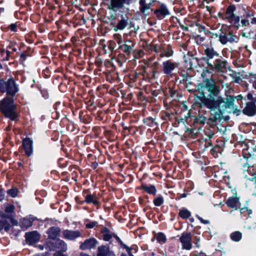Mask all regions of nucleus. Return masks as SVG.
Wrapping results in <instances>:
<instances>
[{
    "instance_id": "obj_8",
    "label": "nucleus",
    "mask_w": 256,
    "mask_h": 256,
    "mask_svg": "<svg viewBox=\"0 0 256 256\" xmlns=\"http://www.w3.org/2000/svg\"><path fill=\"white\" fill-rule=\"evenodd\" d=\"M236 36H234L231 32L228 34L220 32V35L218 41L222 44H226L228 42L232 43L235 42Z\"/></svg>"
},
{
    "instance_id": "obj_43",
    "label": "nucleus",
    "mask_w": 256,
    "mask_h": 256,
    "mask_svg": "<svg viewBox=\"0 0 256 256\" xmlns=\"http://www.w3.org/2000/svg\"><path fill=\"white\" fill-rule=\"evenodd\" d=\"M17 24H12L9 28L12 32H16L17 31Z\"/></svg>"
},
{
    "instance_id": "obj_16",
    "label": "nucleus",
    "mask_w": 256,
    "mask_h": 256,
    "mask_svg": "<svg viewBox=\"0 0 256 256\" xmlns=\"http://www.w3.org/2000/svg\"><path fill=\"white\" fill-rule=\"evenodd\" d=\"M204 54L208 60L217 58L219 57L218 53L212 48L208 47L204 50Z\"/></svg>"
},
{
    "instance_id": "obj_62",
    "label": "nucleus",
    "mask_w": 256,
    "mask_h": 256,
    "mask_svg": "<svg viewBox=\"0 0 256 256\" xmlns=\"http://www.w3.org/2000/svg\"><path fill=\"white\" fill-rule=\"evenodd\" d=\"M120 256H128L126 254H122Z\"/></svg>"
},
{
    "instance_id": "obj_58",
    "label": "nucleus",
    "mask_w": 256,
    "mask_h": 256,
    "mask_svg": "<svg viewBox=\"0 0 256 256\" xmlns=\"http://www.w3.org/2000/svg\"><path fill=\"white\" fill-rule=\"evenodd\" d=\"M233 194H236V191L235 190H232Z\"/></svg>"
},
{
    "instance_id": "obj_28",
    "label": "nucleus",
    "mask_w": 256,
    "mask_h": 256,
    "mask_svg": "<svg viewBox=\"0 0 256 256\" xmlns=\"http://www.w3.org/2000/svg\"><path fill=\"white\" fill-rule=\"evenodd\" d=\"M172 54L173 52L172 48L170 47H168L167 48L163 50L162 52L160 54V57H170L172 55Z\"/></svg>"
},
{
    "instance_id": "obj_51",
    "label": "nucleus",
    "mask_w": 256,
    "mask_h": 256,
    "mask_svg": "<svg viewBox=\"0 0 256 256\" xmlns=\"http://www.w3.org/2000/svg\"><path fill=\"white\" fill-rule=\"evenodd\" d=\"M54 256H64V254L60 252H56L54 254Z\"/></svg>"
},
{
    "instance_id": "obj_26",
    "label": "nucleus",
    "mask_w": 256,
    "mask_h": 256,
    "mask_svg": "<svg viewBox=\"0 0 256 256\" xmlns=\"http://www.w3.org/2000/svg\"><path fill=\"white\" fill-rule=\"evenodd\" d=\"M32 222L30 218H24L21 221L22 228L24 230H26L28 227L32 226Z\"/></svg>"
},
{
    "instance_id": "obj_7",
    "label": "nucleus",
    "mask_w": 256,
    "mask_h": 256,
    "mask_svg": "<svg viewBox=\"0 0 256 256\" xmlns=\"http://www.w3.org/2000/svg\"><path fill=\"white\" fill-rule=\"evenodd\" d=\"M183 249L190 250L192 248V236L190 233H182L180 238Z\"/></svg>"
},
{
    "instance_id": "obj_4",
    "label": "nucleus",
    "mask_w": 256,
    "mask_h": 256,
    "mask_svg": "<svg viewBox=\"0 0 256 256\" xmlns=\"http://www.w3.org/2000/svg\"><path fill=\"white\" fill-rule=\"evenodd\" d=\"M236 8L234 6H230L226 10V18L236 27L240 26V18L234 13Z\"/></svg>"
},
{
    "instance_id": "obj_1",
    "label": "nucleus",
    "mask_w": 256,
    "mask_h": 256,
    "mask_svg": "<svg viewBox=\"0 0 256 256\" xmlns=\"http://www.w3.org/2000/svg\"><path fill=\"white\" fill-rule=\"evenodd\" d=\"M209 94L201 100L202 104L208 108L214 114V118L219 119L226 109L230 111L234 109V98L232 96H227L226 98L220 94V87L212 78H206L204 81Z\"/></svg>"
},
{
    "instance_id": "obj_2",
    "label": "nucleus",
    "mask_w": 256,
    "mask_h": 256,
    "mask_svg": "<svg viewBox=\"0 0 256 256\" xmlns=\"http://www.w3.org/2000/svg\"><path fill=\"white\" fill-rule=\"evenodd\" d=\"M0 110L4 116L12 120H16L18 114L16 111V106L12 98H5L0 102Z\"/></svg>"
},
{
    "instance_id": "obj_39",
    "label": "nucleus",
    "mask_w": 256,
    "mask_h": 256,
    "mask_svg": "<svg viewBox=\"0 0 256 256\" xmlns=\"http://www.w3.org/2000/svg\"><path fill=\"white\" fill-rule=\"evenodd\" d=\"M98 224L96 222H90L86 224V226L88 228H92Z\"/></svg>"
},
{
    "instance_id": "obj_41",
    "label": "nucleus",
    "mask_w": 256,
    "mask_h": 256,
    "mask_svg": "<svg viewBox=\"0 0 256 256\" xmlns=\"http://www.w3.org/2000/svg\"><path fill=\"white\" fill-rule=\"evenodd\" d=\"M118 241L120 242L123 246L124 248L126 249L129 256H134V255L131 252L130 248L129 247H128V246H126V245L123 244L122 243V241L118 238Z\"/></svg>"
},
{
    "instance_id": "obj_25",
    "label": "nucleus",
    "mask_w": 256,
    "mask_h": 256,
    "mask_svg": "<svg viewBox=\"0 0 256 256\" xmlns=\"http://www.w3.org/2000/svg\"><path fill=\"white\" fill-rule=\"evenodd\" d=\"M230 237L233 241L238 242L242 239V234L240 232L236 231L232 232Z\"/></svg>"
},
{
    "instance_id": "obj_54",
    "label": "nucleus",
    "mask_w": 256,
    "mask_h": 256,
    "mask_svg": "<svg viewBox=\"0 0 256 256\" xmlns=\"http://www.w3.org/2000/svg\"><path fill=\"white\" fill-rule=\"evenodd\" d=\"M251 23L252 24H256V18H253L251 19Z\"/></svg>"
},
{
    "instance_id": "obj_10",
    "label": "nucleus",
    "mask_w": 256,
    "mask_h": 256,
    "mask_svg": "<svg viewBox=\"0 0 256 256\" xmlns=\"http://www.w3.org/2000/svg\"><path fill=\"white\" fill-rule=\"evenodd\" d=\"M176 68V64L170 60H167L162 62V71L166 75H170Z\"/></svg>"
},
{
    "instance_id": "obj_24",
    "label": "nucleus",
    "mask_w": 256,
    "mask_h": 256,
    "mask_svg": "<svg viewBox=\"0 0 256 256\" xmlns=\"http://www.w3.org/2000/svg\"><path fill=\"white\" fill-rule=\"evenodd\" d=\"M10 227V224L6 220L2 218L0 220V231L2 232L3 230L7 232L9 230Z\"/></svg>"
},
{
    "instance_id": "obj_36",
    "label": "nucleus",
    "mask_w": 256,
    "mask_h": 256,
    "mask_svg": "<svg viewBox=\"0 0 256 256\" xmlns=\"http://www.w3.org/2000/svg\"><path fill=\"white\" fill-rule=\"evenodd\" d=\"M240 214L244 215H250L252 213L251 210L248 209V208H240Z\"/></svg>"
},
{
    "instance_id": "obj_32",
    "label": "nucleus",
    "mask_w": 256,
    "mask_h": 256,
    "mask_svg": "<svg viewBox=\"0 0 256 256\" xmlns=\"http://www.w3.org/2000/svg\"><path fill=\"white\" fill-rule=\"evenodd\" d=\"M163 202H164V198L161 196L156 198L154 200V204L157 206H161L163 204Z\"/></svg>"
},
{
    "instance_id": "obj_9",
    "label": "nucleus",
    "mask_w": 256,
    "mask_h": 256,
    "mask_svg": "<svg viewBox=\"0 0 256 256\" xmlns=\"http://www.w3.org/2000/svg\"><path fill=\"white\" fill-rule=\"evenodd\" d=\"M63 237L70 240H74L81 236V233L78 230H64L62 232Z\"/></svg>"
},
{
    "instance_id": "obj_11",
    "label": "nucleus",
    "mask_w": 256,
    "mask_h": 256,
    "mask_svg": "<svg viewBox=\"0 0 256 256\" xmlns=\"http://www.w3.org/2000/svg\"><path fill=\"white\" fill-rule=\"evenodd\" d=\"M98 242L94 238L86 240L80 246V248L82 250H90L94 248L97 244Z\"/></svg>"
},
{
    "instance_id": "obj_19",
    "label": "nucleus",
    "mask_w": 256,
    "mask_h": 256,
    "mask_svg": "<svg viewBox=\"0 0 256 256\" xmlns=\"http://www.w3.org/2000/svg\"><path fill=\"white\" fill-rule=\"evenodd\" d=\"M128 24V18L122 17L121 20L118 22L116 26L114 28L115 32L118 30H122L126 28Z\"/></svg>"
},
{
    "instance_id": "obj_12",
    "label": "nucleus",
    "mask_w": 256,
    "mask_h": 256,
    "mask_svg": "<svg viewBox=\"0 0 256 256\" xmlns=\"http://www.w3.org/2000/svg\"><path fill=\"white\" fill-rule=\"evenodd\" d=\"M227 206L234 210L240 208V203L239 198L236 196H232L230 197L226 202Z\"/></svg>"
},
{
    "instance_id": "obj_46",
    "label": "nucleus",
    "mask_w": 256,
    "mask_h": 256,
    "mask_svg": "<svg viewBox=\"0 0 256 256\" xmlns=\"http://www.w3.org/2000/svg\"><path fill=\"white\" fill-rule=\"evenodd\" d=\"M220 32H222L221 31L218 32H216V33H215V34H212V38H220Z\"/></svg>"
},
{
    "instance_id": "obj_38",
    "label": "nucleus",
    "mask_w": 256,
    "mask_h": 256,
    "mask_svg": "<svg viewBox=\"0 0 256 256\" xmlns=\"http://www.w3.org/2000/svg\"><path fill=\"white\" fill-rule=\"evenodd\" d=\"M40 235L36 231H33V243L38 242L40 239Z\"/></svg>"
},
{
    "instance_id": "obj_21",
    "label": "nucleus",
    "mask_w": 256,
    "mask_h": 256,
    "mask_svg": "<svg viewBox=\"0 0 256 256\" xmlns=\"http://www.w3.org/2000/svg\"><path fill=\"white\" fill-rule=\"evenodd\" d=\"M142 188L143 190L149 194L155 195L156 194V190L154 185L142 184Z\"/></svg>"
},
{
    "instance_id": "obj_61",
    "label": "nucleus",
    "mask_w": 256,
    "mask_h": 256,
    "mask_svg": "<svg viewBox=\"0 0 256 256\" xmlns=\"http://www.w3.org/2000/svg\"><path fill=\"white\" fill-rule=\"evenodd\" d=\"M6 53L7 56H8L9 54H10V52L7 50V51H6Z\"/></svg>"
},
{
    "instance_id": "obj_5",
    "label": "nucleus",
    "mask_w": 256,
    "mask_h": 256,
    "mask_svg": "<svg viewBox=\"0 0 256 256\" xmlns=\"http://www.w3.org/2000/svg\"><path fill=\"white\" fill-rule=\"evenodd\" d=\"M14 206L10 204H4V212L0 211V218H6L10 219L13 217L14 214Z\"/></svg>"
},
{
    "instance_id": "obj_63",
    "label": "nucleus",
    "mask_w": 256,
    "mask_h": 256,
    "mask_svg": "<svg viewBox=\"0 0 256 256\" xmlns=\"http://www.w3.org/2000/svg\"><path fill=\"white\" fill-rule=\"evenodd\" d=\"M12 50H13L14 52H16V48H12Z\"/></svg>"
},
{
    "instance_id": "obj_55",
    "label": "nucleus",
    "mask_w": 256,
    "mask_h": 256,
    "mask_svg": "<svg viewBox=\"0 0 256 256\" xmlns=\"http://www.w3.org/2000/svg\"><path fill=\"white\" fill-rule=\"evenodd\" d=\"M240 78H237L235 79L234 82L236 83H239Z\"/></svg>"
},
{
    "instance_id": "obj_52",
    "label": "nucleus",
    "mask_w": 256,
    "mask_h": 256,
    "mask_svg": "<svg viewBox=\"0 0 256 256\" xmlns=\"http://www.w3.org/2000/svg\"><path fill=\"white\" fill-rule=\"evenodd\" d=\"M255 225H256V226H245L246 228L248 229V230H250V229H252V228H256V222L255 223Z\"/></svg>"
},
{
    "instance_id": "obj_59",
    "label": "nucleus",
    "mask_w": 256,
    "mask_h": 256,
    "mask_svg": "<svg viewBox=\"0 0 256 256\" xmlns=\"http://www.w3.org/2000/svg\"><path fill=\"white\" fill-rule=\"evenodd\" d=\"M241 98H242V96H240V95H239V96H237V98H238V100H239V99Z\"/></svg>"
},
{
    "instance_id": "obj_33",
    "label": "nucleus",
    "mask_w": 256,
    "mask_h": 256,
    "mask_svg": "<svg viewBox=\"0 0 256 256\" xmlns=\"http://www.w3.org/2000/svg\"><path fill=\"white\" fill-rule=\"evenodd\" d=\"M26 242L29 245L32 244V233L31 232H28L26 233Z\"/></svg>"
},
{
    "instance_id": "obj_49",
    "label": "nucleus",
    "mask_w": 256,
    "mask_h": 256,
    "mask_svg": "<svg viewBox=\"0 0 256 256\" xmlns=\"http://www.w3.org/2000/svg\"><path fill=\"white\" fill-rule=\"evenodd\" d=\"M195 239L196 240V242L195 243V244H196V248H199L200 246V244H199V242L200 240V238L198 236H196L195 237Z\"/></svg>"
},
{
    "instance_id": "obj_37",
    "label": "nucleus",
    "mask_w": 256,
    "mask_h": 256,
    "mask_svg": "<svg viewBox=\"0 0 256 256\" xmlns=\"http://www.w3.org/2000/svg\"><path fill=\"white\" fill-rule=\"evenodd\" d=\"M114 38L118 42V44L120 46L122 44V40L120 34H115L114 35Z\"/></svg>"
},
{
    "instance_id": "obj_30",
    "label": "nucleus",
    "mask_w": 256,
    "mask_h": 256,
    "mask_svg": "<svg viewBox=\"0 0 256 256\" xmlns=\"http://www.w3.org/2000/svg\"><path fill=\"white\" fill-rule=\"evenodd\" d=\"M240 162L242 164L244 171L246 172L247 170V168L249 167V164H248L249 162L248 158L244 156L242 158H240Z\"/></svg>"
},
{
    "instance_id": "obj_44",
    "label": "nucleus",
    "mask_w": 256,
    "mask_h": 256,
    "mask_svg": "<svg viewBox=\"0 0 256 256\" xmlns=\"http://www.w3.org/2000/svg\"><path fill=\"white\" fill-rule=\"evenodd\" d=\"M40 91L41 92L42 96L44 98H48V91L46 90H44V89L40 90Z\"/></svg>"
},
{
    "instance_id": "obj_13",
    "label": "nucleus",
    "mask_w": 256,
    "mask_h": 256,
    "mask_svg": "<svg viewBox=\"0 0 256 256\" xmlns=\"http://www.w3.org/2000/svg\"><path fill=\"white\" fill-rule=\"evenodd\" d=\"M154 2V0H140V10L145 14L146 12L150 9L152 4Z\"/></svg>"
},
{
    "instance_id": "obj_42",
    "label": "nucleus",
    "mask_w": 256,
    "mask_h": 256,
    "mask_svg": "<svg viewBox=\"0 0 256 256\" xmlns=\"http://www.w3.org/2000/svg\"><path fill=\"white\" fill-rule=\"evenodd\" d=\"M132 50V47L127 44H124V52L126 53L130 54Z\"/></svg>"
},
{
    "instance_id": "obj_60",
    "label": "nucleus",
    "mask_w": 256,
    "mask_h": 256,
    "mask_svg": "<svg viewBox=\"0 0 256 256\" xmlns=\"http://www.w3.org/2000/svg\"><path fill=\"white\" fill-rule=\"evenodd\" d=\"M4 8H0V12H4Z\"/></svg>"
},
{
    "instance_id": "obj_45",
    "label": "nucleus",
    "mask_w": 256,
    "mask_h": 256,
    "mask_svg": "<svg viewBox=\"0 0 256 256\" xmlns=\"http://www.w3.org/2000/svg\"><path fill=\"white\" fill-rule=\"evenodd\" d=\"M212 70H209L207 68H206L205 70H204L202 72V76L204 78L206 76V74H210L211 72V71Z\"/></svg>"
},
{
    "instance_id": "obj_22",
    "label": "nucleus",
    "mask_w": 256,
    "mask_h": 256,
    "mask_svg": "<svg viewBox=\"0 0 256 256\" xmlns=\"http://www.w3.org/2000/svg\"><path fill=\"white\" fill-rule=\"evenodd\" d=\"M109 248L106 246H101L98 248L97 256H107Z\"/></svg>"
},
{
    "instance_id": "obj_56",
    "label": "nucleus",
    "mask_w": 256,
    "mask_h": 256,
    "mask_svg": "<svg viewBox=\"0 0 256 256\" xmlns=\"http://www.w3.org/2000/svg\"><path fill=\"white\" fill-rule=\"evenodd\" d=\"M248 97L249 99H250L252 98V95L251 94H248Z\"/></svg>"
},
{
    "instance_id": "obj_34",
    "label": "nucleus",
    "mask_w": 256,
    "mask_h": 256,
    "mask_svg": "<svg viewBox=\"0 0 256 256\" xmlns=\"http://www.w3.org/2000/svg\"><path fill=\"white\" fill-rule=\"evenodd\" d=\"M156 240L160 242L164 243L166 240V238L164 234L158 233L156 236Z\"/></svg>"
},
{
    "instance_id": "obj_53",
    "label": "nucleus",
    "mask_w": 256,
    "mask_h": 256,
    "mask_svg": "<svg viewBox=\"0 0 256 256\" xmlns=\"http://www.w3.org/2000/svg\"><path fill=\"white\" fill-rule=\"evenodd\" d=\"M4 197V194L2 190H0V198L2 200Z\"/></svg>"
},
{
    "instance_id": "obj_17",
    "label": "nucleus",
    "mask_w": 256,
    "mask_h": 256,
    "mask_svg": "<svg viewBox=\"0 0 256 256\" xmlns=\"http://www.w3.org/2000/svg\"><path fill=\"white\" fill-rule=\"evenodd\" d=\"M245 183L246 186H253L256 184V177L254 174H251L249 173L244 175Z\"/></svg>"
},
{
    "instance_id": "obj_29",
    "label": "nucleus",
    "mask_w": 256,
    "mask_h": 256,
    "mask_svg": "<svg viewBox=\"0 0 256 256\" xmlns=\"http://www.w3.org/2000/svg\"><path fill=\"white\" fill-rule=\"evenodd\" d=\"M85 201L87 203H92L94 204H97L98 200L96 197L92 194H87L85 198Z\"/></svg>"
},
{
    "instance_id": "obj_40",
    "label": "nucleus",
    "mask_w": 256,
    "mask_h": 256,
    "mask_svg": "<svg viewBox=\"0 0 256 256\" xmlns=\"http://www.w3.org/2000/svg\"><path fill=\"white\" fill-rule=\"evenodd\" d=\"M250 82L252 83L253 87L256 89V75H252L250 78Z\"/></svg>"
},
{
    "instance_id": "obj_35",
    "label": "nucleus",
    "mask_w": 256,
    "mask_h": 256,
    "mask_svg": "<svg viewBox=\"0 0 256 256\" xmlns=\"http://www.w3.org/2000/svg\"><path fill=\"white\" fill-rule=\"evenodd\" d=\"M18 190L16 188H13L9 190L8 191V194L12 198L16 197L18 194Z\"/></svg>"
},
{
    "instance_id": "obj_3",
    "label": "nucleus",
    "mask_w": 256,
    "mask_h": 256,
    "mask_svg": "<svg viewBox=\"0 0 256 256\" xmlns=\"http://www.w3.org/2000/svg\"><path fill=\"white\" fill-rule=\"evenodd\" d=\"M0 91L6 92L8 95L14 96L18 92V88L13 80L10 78L7 82L0 80Z\"/></svg>"
},
{
    "instance_id": "obj_50",
    "label": "nucleus",
    "mask_w": 256,
    "mask_h": 256,
    "mask_svg": "<svg viewBox=\"0 0 256 256\" xmlns=\"http://www.w3.org/2000/svg\"><path fill=\"white\" fill-rule=\"evenodd\" d=\"M107 256H116L115 254L112 251H111L108 250V252L107 254Z\"/></svg>"
},
{
    "instance_id": "obj_47",
    "label": "nucleus",
    "mask_w": 256,
    "mask_h": 256,
    "mask_svg": "<svg viewBox=\"0 0 256 256\" xmlns=\"http://www.w3.org/2000/svg\"><path fill=\"white\" fill-rule=\"evenodd\" d=\"M241 23L242 25V26H247L249 24V22H248V20H241Z\"/></svg>"
},
{
    "instance_id": "obj_57",
    "label": "nucleus",
    "mask_w": 256,
    "mask_h": 256,
    "mask_svg": "<svg viewBox=\"0 0 256 256\" xmlns=\"http://www.w3.org/2000/svg\"><path fill=\"white\" fill-rule=\"evenodd\" d=\"M38 246L40 250H43V246L40 245Z\"/></svg>"
},
{
    "instance_id": "obj_15",
    "label": "nucleus",
    "mask_w": 256,
    "mask_h": 256,
    "mask_svg": "<svg viewBox=\"0 0 256 256\" xmlns=\"http://www.w3.org/2000/svg\"><path fill=\"white\" fill-rule=\"evenodd\" d=\"M208 66L211 68V70L214 68L220 70L225 66V62L222 61L218 58L215 60L212 64L208 62Z\"/></svg>"
},
{
    "instance_id": "obj_64",
    "label": "nucleus",
    "mask_w": 256,
    "mask_h": 256,
    "mask_svg": "<svg viewBox=\"0 0 256 256\" xmlns=\"http://www.w3.org/2000/svg\"><path fill=\"white\" fill-rule=\"evenodd\" d=\"M4 52V50H0V52H1V53L3 52Z\"/></svg>"
},
{
    "instance_id": "obj_14",
    "label": "nucleus",
    "mask_w": 256,
    "mask_h": 256,
    "mask_svg": "<svg viewBox=\"0 0 256 256\" xmlns=\"http://www.w3.org/2000/svg\"><path fill=\"white\" fill-rule=\"evenodd\" d=\"M243 112L249 116L254 115L256 114V106L252 102H248L243 110Z\"/></svg>"
},
{
    "instance_id": "obj_27",
    "label": "nucleus",
    "mask_w": 256,
    "mask_h": 256,
    "mask_svg": "<svg viewBox=\"0 0 256 256\" xmlns=\"http://www.w3.org/2000/svg\"><path fill=\"white\" fill-rule=\"evenodd\" d=\"M180 216L182 218H188L191 216L190 212L186 208H182L179 212Z\"/></svg>"
},
{
    "instance_id": "obj_6",
    "label": "nucleus",
    "mask_w": 256,
    "mask_h": 256,
    "mask_svg": "<svg viewBox=\"0 0 256 256\" xmlns=\"http://www.w3.org/2000/svg\"><path fill=\"white\" fill-rule=\"evenodd\" d=\"M154 12L158 20H162L170 14L167 6L164 4H161Z\"/></svg>"
},
{
    "instance_id": "obj_23",
    "label": "nucleus",
    "mask_w": 256,
    "mask_h": 256,
    "mask_svg": "<svg viewBox=\"0 0 256 256\" xmlns=\"http://www.w3.org/2000/svg\"><path fill=\"white\" fill-rule=\"evenodd\" d=\"M56 246L62 252H66L67 250L66 244L61 240H58L56 242Z\"/></svg>"
},
{
    "instance_id": "obj_20",
    "label": "nucleus",
    "mask_w": 256,
    "mask_h": 256,
    "mask_svg": "<svg viewBox=\"0 0 256 256\" xmlns=\"http://www.w3.org/2000/svg\"><path fill=\"white\" fill-rule=\"evenodd\" d=\"M60 230L58 228L53 227L48 229V234L50 238L54 240L60 236Z\"/></svg>"
},
{
    "instance_id": "obj_31",
    "label": "nucleus",
    "mask_w": 256,
    "mask_h": 256,
    "mask_svg": "<svg viewBox=\"0 0 256 256\" xmlns=\"http://www.w3.org/2000/svg\"><path fill=\"white\" fill-rule=\"evenodd\" d=\"M102 236H103V239L105 241H109L112 237V234L110 233V232L108 231V230L106 228H104L102 231Z\"/></svg>"
},
{
    "instance_id": "obj_18",
    "label": "nucleus",
    "mask_w": 256,
    "mask_h": 256,
    "mask_svg": "<svg viewBox=\"0 0 256 256\" xmlns=\"http://www.w3.org/2000/svg\"><path fill=\"white\" fill-rule=\"evenodd\" d=\"M32 142L29 138H25L23 140L22 146L25 153L28 156H30L32 154Z\"/></svg>"
},
{
    "instance_id": "obj_48",
    "label": "nucleus",
    "mask_w": 256,
    "mask_h": 256,
    "mask_svg": "<svg viewBox=\"0 0 256 256\" xmlns=\"http://www.w3.org/2000/svg\"><path fill=\"white\" fill-rule=\"evenodd\" d=\"M198 219L203 224H208L209 223V221L208 220H204L203 218H202L200 216H198Z\"/></svg>"
}]
</instances>
